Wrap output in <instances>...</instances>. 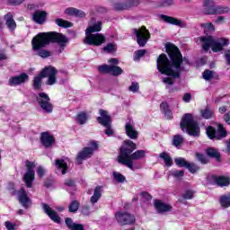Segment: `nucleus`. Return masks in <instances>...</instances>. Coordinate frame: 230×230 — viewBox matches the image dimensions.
Returning a JSON list of instances; mask_svg holds the SVG:
<instances>
[{
    "label": "nucleus",
    "mask_w": 230,
    "mask_h": 230,
    "mask_svg": "<svg viewBox=\"0 0 230 230\" xmlns=\"http://www.w3.org/2000/svg\"><path fill=\"white\" fill-rule=\"evenodd\" d=\"M165 52L168 56L162 53L157 58V70L161 75L172 76V78H181V72L184 71L182 63L185 62V64L190 66V60L182 58L181 49L173 43L165 44ZM168 57L170 59H168Z\"/></svg>",
    "instance_id": "nucleus-1"
},
{
    "label": "nucleus",
    "mask_w": 230,
    "mask_h": 230,
    "mask_svg": "<svg viewBox=\"0 0 230 230\" xmlns=\"http://www.w3.org/2000/svg\"><path fill=\"white\" fill-rule=\"evenodd\" d=\"M50 44H58L59 53H63L69 44V38L61 32L48 31L40 32L31 40L32 50L42 49Z\"/></svg>",
    "instance_id": "nucleus-2"
},
{
    "label": "nucleus",
    "mask_w": 230,
    "mask_h": 230,
    "mask_svg": "<svg viewBox=\"0 0 230 230\" xmlns=\"http://www.w3.org/2000/svg\"><path fill=\"white\" fill-rule=\"evenodd\" d=\"M123 145L119 148L118 162L134 172L136 168L137 169V167H134V161L145 159L146 157V151L143 149L137 150V146L130 139L124 140ZM134 150L137 151L134 152Z\"/></svg>",
    "instance_id": "nucleus-3"
},
{
    "label": "nucleus",
    "mask_w": 230,
    "mask_h": 230,
    "mask_svg": "<svg viewBox=\"0 0 230 230\" xmlns=\"http://www.w3.org/2000/svg\"><path fill=\"white\" fill-rule=\"evenodd\" d=\"M180 128L192 137H200V126L193 119V114L185 113L180 122Z\"/></svg>",
    "instance_id": "nucleus-4"
},
{
    "label": "nucleus",
    "mask_w": 230,
    "mask_h": 230,
    "mask_svg": "<svg viewBox=\"0 0 230 230\" xmlns=\"http://www.w3.org/2000/svg\"><path fill=\"white\" fill-rule=\"evenodd\" d=\"M203 42L202 49L204 51H209V48L213 53H220L224 51V48L229 45V40L227 38H220L219 40L213 39V36L202 37L200 39Z\"/></svg>",
    "instance_id": "nucleus-5"
},
{
    "label": "nucleus",
    "mask_w": 230,
    "mask_h": 230,
    "mask_svg": "<svg viewBox=\"0 0 230 230\" xmlns=\"http://www.w3.org/2000/svg\"><path fill=\"white\" fill-rule=\"evenodd\" d=\"M8 191L11 193L13 197H15L18 195V200L20 204L24 208V209H30L31 208V199L28 196V192H26V190L24 187H22L19 190L15 189V183L9 182L8 184Z\"/></svg>",
    "instance_id": "nucleus-6"
},
{
    "label": "nucleus",
    "mask_w": 230,
    "mask_h": 230,
    "mask_svg": "<svg viewBox=\"0 0 230 230\" xmlns=\"http://www.w3.org/2000/svg\"><path fill=\"white\" fill-rule=\"evenodd\" d=\"M109 64H103L98 66V71L101 75H111V76H119L123 75V68L119 66V60L116 58H111L108 60Z\"/></svg>",
    "instance_id": "nucleus-7"
},
{
    "label": "nucleus",
    "mask_w": 230,
    "mask_h": 230,
    "mask_svg": "<svg viewBox=\"0 0 230 230\" xmlns=\"http://www.w3.org/2000/svg\"><path fill=\"white\" fill-rule=\"evenodd\" d=\"M98 148H100V144H98V141L91 140L88 143V146L83 147V149L77 154L75 158L77 164H82L84 161L91 159Z\"/></svg>",
    "instance_id": "nucleus-8"
},
{
    "label": "nucleus",
    "mask_w": 230,
    "mask_h": 230,
    "mask_svg": "<svg viewBox=\"0 0 230 230\" xmlns=\"http://www.w3.org/2000/svg\"><path fill=\"white\" fill-rule=\"evenodd\" d=\"M230 8L227 6L217 5L213 0L203 2V13L205 15H222L229 13Z\"/></svg>",
    "instance_id": "nucleus-9"
},
{
    "label": "nucleus",
    "mask_w": 230,
    "mask_h": 230,
    "mask_svg": "<svg viewBox=\"0 0 230 230\" xmlns=\"http://www.w3.org/2000/svg\"><path fill=\"white\" fill-rule=\"evenodd\" d=\"M99 113L100 117H97L96 120L99 125L105 127L106 130L104 131V134H106V136L109 137L114 136V130H112V118L109 114V111L100 109Z\"/></svg>",
    "instance_id": "nucleus-10"
},
{
    "label": "nucleus",
    "mask_w": 230,
    "mask_h": 230,
    "mask_svg": "<svg viewBox=\"0 0 230 230\" xmlns=\"http://www.w3.org/2000/svg\"><path fill=\"white\" fill-rule=\"evenodd\" d=\"M115 218L120 227H124V226H134L136 224V216L127 211H118L115 214Z\"/></svg>",
    "instance_id": "nucleus-11"
},
{
    "label": "nucleus",
    "mask_w": 230,
    "mask_h": 230,
    "mask_svg": "<svg viewBox=\"0 0 230 230\" xmlns=\"http://www.w3.org/2000/svg\"><path fill=\"white\" fill-rule=\"evenodd\" d=\"M43 78H48L47 85H55L58 80L57 79V75H58V70L55 66H45L40 73Z\"/></svg>",
    "instance_id": "nucleus-12"
},
{
    "label": "nucleus",
    "mask_w": 230,
    "mask_h": 230,
    "mask_svg": "<svg viewBox=\"0 0 230 230\" xmlns=\"http://www.w3.org/2000/svg\"><path fill=\"white\" fill-rule=\"evenodd\" d=\"M36 101L44 112L47 114H51V112H53V104L51 103V98H49L48 93L44 92L38 93Z\"/></svg>",
    "instance_id": "nucleus-13"
},
{
    "label": "nucleus",
    "mask_w": 230,
    "mask_h": 230,
    "mask_svg": "<svg viewBox=\"0 0 230 230\" xmlns=\"http://www.w3.org/2000/svg\"><path fill=\"white\" fill-rule=\"evenodd\" d=\"M35 162L30 160L25 161V168L27 172L23 175V182L28 188H33V181H35Z\"/></svg>",
    "instance_id": "nucleus-14"
},
{
    "label": "nucleus",
    "mask_w": 230,
    "mask_h": 230,
    "mask_svg": "<svg viewBox=\"0 0 230 230\" xmlns=\"http://www.w3.org/2000/svg\"><path fill=\"white\" fill-rule=\"evenodd\" d=\"M133 33L137 37V43L140 48H145L146 42L150 40V31L146 29V26L143 25L140 29H134Z\"/></svg>",
    "instance_id": "nucleus-15"
},
{
    "label": "nucleus",
    "mask_w": 230,
    "mask_h": 230,
    "mask_svg": "<svg viewBox=\"0 0 230 230\" xmlns=\"http://www.w3.org/2000/svg\"><path fill=\"white\" fill-rule=\"evenodd\" d=\"M107 42V38L103 33L85 34L84 44L99 48Z\"/></svg>",
    "instance_id": "nucleus-16"
},
{
    "label": "nucleus",
    "mask_w": 230,
    "mask_h": 230,
    "mask_svg": "<svg viewBox=\"0 0 230 230\" xmlns=\"http://www.w3.org/2000/svg\"><path fill=\"white\" fill-rule=\"evenodd\" d=\"M141 2L139 0H124L122 2H116L113 4V10L115 12H123V10H130L135 6H139Z\"/></svg>",
    "instance_id": "nucleus-17"
},
{
    "label": "nucleus",
    "mask_w": 230,
    "mask_h": 230,
    "mask_svg": "<svg viewBox=\"0 0 230 230\" xmlns=\"http://www.w3.org/2000/svg\"><path fill=\"white\" fill-rule=\"evenodd\" d=\"M41 208L44 211V214L48 215L52 222H55V224H62V217H60L58 213L53 210V208H51L49 204L41 203Z\"/></svg>",
    "instance_id": "nucleus-18"
},
{
    "label": "nucleus",
    "mask_w": 230,
    "mask_h": 230,
    "mask_svg": "<svg viewBox=\"0 0 230 230\" xmlns=\"http://www.w3.org/2000/svg\"><path fill=\"white\" fill-rule=\"evenodd\" d=\"M30 75L26 73H22L19 75H14L9 78V85L10 87H17V85H22V84H26Z\"/></svg>",
    "instance_id": "nucleus-19"
},
{
    "label": "nucleus",
    "mask_w": 230,
    "mask_h": 230,
    "mask_svg": "<svg viewBox=\"0 0 230 230\" xmlns=\"http://www.w3.org/2000/svg\"><path fill=\"white\" fill-rule=\"evenodd\" d=\"M40 141L45 148H51L55 145V137L49 132L45 131L40 133Z\"/></svg>",
    "instance_id": "nucleus-20"
},
{
    "label": "nucleus",
    "mask_w": 230,
    "mask_h": 230,
    "mask_svg": "<svg viewBox=\"0 0 230 230\" xmlns=\"http://www.w3.org/2000/svg\"><path fill=\"white\" fill-rule=\"evenodd\" d=\"M160 19L166 24H172V26H178L179 28H186V23L182 22V20H179L175 17L161 14Z\"/></svg>",
    "instance_id": "nucleus-21"
},
{
    "label": "nucleus",
    "mask_w": 230,
    "mask_h": 230,
    "mask_svg": "<svg viewBox=\"0 0 230 230\" xmlns=\"http://www.w3.org/2000/svg\"><path fill=\"white\" fill-rule=\"evenodd\" d=\"M154 208L160 215L163 213H169L170 211H172V209H173V207H172V205L166 204L161 199L154 200Z\"/></svg>",
    "instance_id": "nucleus-22"
},
{
    "label": "nucleus",
    "mask_w": 230,
    "mask_h": 230,
    "mask_svg": "<svg viewBox=\"0 0 230 230\" xmlns=\"http://www.w3.org/2000/svg\"><path fill=\"white\" fill-rule=\"evenodd\" d=\"M205 154L207 157H209L210 159H215L217 163H222V154H220V151L215 147H208L205 150Z\"/></svg>",
    "instance_id": "nucleus-23"
},
{
    "label": "nucleus",
    "mask_w": 230,
    "mask_h": 230,
    "mask_svg": "<svg viewBox=\"0 0 230 230\" xmlns=\"http://www.w3.org/2000/svg\"><path fill=\"white\" fill-rule=\"evenodd\" d=\"M47 19H48V13L46 11L37 10L32 14V21H34L36 24H44Z\"/></svg>",
    "instance_id": "nucleus-24"
},
{
    "label": "nucleus",
    "mask_w": 230,
    "mask_h": 230,
    "mask_svg": "<svg viewBox=\"0 0 230 230\" xmlns=\"http://www.w3.org/2000/svg\"><path fill=\"white\" fill-rule=\"evenodd\" d=\"M212 179L215 184H217V186H218L219 188H226L230 184V178L225 175H213Z\"/></svg>",
    "instance_id": "nucleus-25"
},
{
    "label": "nucleus",
    "mask_w": 230,
    "mask_h": 230,
    "mask_svg": "<svg viewBox=\"0 0 230 230\" xmlns=\"http://www.w3.org/2000/svg\"><path fill=\"white\" fill-rule=\"evenodd\" d=\"M125 132H126V136H128L129 139L136 140L137 139V137H139V132L136 130V128L130 122L126 123Z\"/></svg>",
    "instance_id": "nucleus-26"
},
{
    "label": "nucleus",
    "mask_w": 230,
    "mask_h": 230,
    "mask_svg": "<svg viewBox=\"0 0 230 230\" xmlns=\"http://www.w3.org/2000/svg\"><path fill=\"white\" fill-rule=\"evenodd\" d=\"M4 20L5 21V26L10 30V31H15L17 29V22L13 20V13H7L4 15Z\"/></svg>",
    "instance_id": "nucleus-27"
},
{
    "label": "nucleus",
    "mask_w": 230,
    "mask_h": 230,
    "mask_svg": "<svg viewBox=\"0 0 230 230\" xmlns=\"http://www.w3.org/2000/svg\"><path fill=\"white\" fill-rule=\"evenodd\" d=\"M195 197V190H187L181 197L178 199V202L181 204H188L187 200H191Z\"/></svg>",
    "instance_id": "nucleus-28"
},
{
    "label": "nucleus",
    "mask_w": 230,
    "mask_h": 230,
    "mask_svg": "<svg viewBox=\"0 0 230 230\" xmlns=\"http://www.w3.org/2000/svg\"><path fill=\"white\" fill-rule=\"evenodd\" d=\"M65 13L66 15L74 16V17H85V13L82 10H79L75 7H68L65 10Z\"/></svg>",
    "instance_id": "nucleus-29"
},
{
    "label": "nucleus",
    "mask_w": 230,
    "mask_h": 230,
    "mask_svg": "<svg viewBox=\"0 0 230 230\" xmlns=\"http://www.w3.org/2000/svg\"><path fill=\"white\" fill-rule=\"evenodd\" d=\"M160 111L164 114L165 118L167 119H173V114L172 113V111L170 110V105H168V102H163L160 104Z\"/></svg>",
    "instance_id": "nucleus-30"
},
{
    "label": "nucleus",
    "mask_w": 230,
    "mask_h": 230,
    "mask_svg": "<svg viewBox=\"0 0 230 230\" xmlns=\"http://www.w3.org/2000/svg\"><path fill=\"white\" fill-rule=\"evenodd\" d=\"M56 168L58 170H61L62 175H66L67 173V170H69V167L67 166V163H66V160L64 159H56L55 160Z\"/></svg>",
    "instance_id": "nucleus-31"
},
{
    "label": "nucleus",
    "mask_w": 230,
    "mask_h": 230,
    "mask_svg": "<svg viewBox=\"0 0 230 230\" xmlns=\"http://www.w3.org/2000/svg\"><path fill=\"white\" fill-rule=\"evenodd\" d=\"M102 24L103 23L102 22H97L93 23L92 26H89L85 30V35H87V34L90 35V34H93V33H98V31H102Z\"/></svg>",
    "instance_id": "nucleus-32"
},
{
    "label": "nucleus",
    "mask_w": 230,
    "mask_h": 230,
    "mask_svg": "<svg viewBox=\"0 0 230 230\" xmlns=\"http://www.w3.org/2000/svg\"><path fill=\"white\" fill-rule=\"evenodd\" d=\"M100 199H102V186H97L94 189L93 195L90 198V202L94 205Z\"/></svg>",
    "instance_id": "nucleus-33"
},
{
    "label": "nucleus",
    "mask_w": 230,
    "mask_h": 230,
    "mask_svg": "<svg viewBox=\"0 0 230 230\" xmlns=\"http://www.w3.org/2000/svg\"><path fill=\"white\" fill-rule=\"evenodd\" d=\"M160 159L164 160V163L167 168L173 166V159L170 156V154L163 152L159 155Z\"/></svg>",
    "instance_id": "nucleus-34"
},
{
    "label": "nucleus",
    "mask_w": 230,
    "mask_h": 230,
    "mask_svg": "<svg viewBox=\"0 0 230 230\" xmlns=\"http://www.w3.org/2000/svg\"><path fill=\"white\" fill-rule=\"evenodd\" d=\"M44 77L38 74L32 80V87L34 91H40L42 89V79Z\"/></svg>",
    "instance_id": "nucleus-35"
},
{
    "label": "nucleus",
    "mask_w": 230,
    "mask_h": 230,
    "mask_svg": "<svg viewBox=\"0 0 230 230\" xmlns=\"http://www.w3.org/2000/svg\"><path fill=\"white\" fill-rule=\"evenodd\" d=\"M224 137H227V130H226L224 125L218 124L217 131V141H220V139H224Z\"/></svg>",
    "instance_id": "nucleus-36"
},
{
    "label": "nucleus",
    "mask_w": 230,
    "mask_h": 230,
    "mask_svg": "<svg viewBox=\"0 0 230 230\" xmlns=\"http://www.w3.org/2000/svg\"><path fill=\"white\" fill-rule=\"evenodd\" d=\"M89 119V116L87 115V112L81 111L77 114L75 120L79 125H85L87 123V120Z\"/></svg>",
    "instance_id": "nucleus-37"
},
{
    "label": "nucleus",
    "mask_w": 230,
    "mask_h": 230,
    "mask_svg": "<svg viewBox=\"0 0 230 230\" xmlns=\"http://www.w3.org/2000/svg\"><path fill=\"white\" fill-rule=\"evenodd\" d=\"M55 22L57 24V26H59V28H73V22L67 21V20H64L62 18H57L55 20Z\"/></svg>",
    "instance_id": "nucleus-38"
},
{
    "label": "nucleus",
    "mask_w": 230,
    "mask_h": 230,
    "mask_svg": "<svg viewBox=\"0 0 230 230\" xmlns=\"http://www.w3.org/2000/svg\"><path fill=\"white\" fill-rule=\"evenodd\" d=\"M36 52V55L38 57H40V58H49L51 57V51L42 48L37 50H32Z\"/></svg>",
    "instance_id": "nucleus-39"
},
{
    "label": "nucleus",
    "mask_w": 230,
    "mask_h": 230,
    "mask_svg": "<svg viewBox=\"0 0 230 230\" xmlns=\"http://www.w3.org/2000/svg\"><path fill=\"white\" fill-rule=\"evenodd\" d=\"M206 134L208 139H217V128H215L213 126L207 127Z\"/></svg>",
    "instance_id": "nucleus-40"
},
{
    "label": "nucleus",
    "mask_w": 230,
    "mask_h": 230,
    "mask_svg": "<svg viewBox=\"0 0 230 230\" xmlns=\"http://www.w3.org/2000/svg\"><path fill=\"white\" fill-rule=\"evenodd\" d=\"M78 209H80V201L73 200L68 206L69 213H77Z\"/></svg>",
    "instance_id": "nucleus-41"
},
{
    "label": "nucleus",
    "mask_w": 230,
    "mask_h": 230,
    "mask_svg": "<svg viewBox=\"0 0 230 230\" xmlns=\"http://www.w3.org/2000/svg\"><path fill=\"white\" fill-rule=\"evenodd\" d=\"M200 114L204 119H211L215 113L209 108H206L200 111Z\"/></svg>",
    "instance_id": "nucleus-42"
},
{
    "label": "nucleus",
    "mask_w": 230,
    "mask_h": 230,
    "mask_svg": "<svg viewBox=\"0 0 230 230\" xmlns=\"http://www.w3.org/2000/svg\"><path fill=\"white\" fill-rule=\"evenodd\" d=\"M200 26L204 29V32L206 33V35H208V33H213V31H215V25H213L211 22L201 23Z\"/></svg>",
    "instance_id": "nucleus-43"
},
{
    "label": "nucleus",
    "mask_w": 230,
    "mask_h": 230,
    "mask_svg": "<svg viewBox=\"0 0 230 230\" xmlns=\"http://www.w3.org/2000/svg\"><path fill=\"white\" fill-rule=\"evenodd\" d=\"M196 159L201 164H209L210 161L208 158V156H205L202 153H196Z\"/></svg>",
    "instance_id": "nucleus-44"
},
{
    "label": "nucleus",
    "mask_w": 230,
    "mask_h": 230,
    "mask_svg": "<svg viewBox=\"0 0 230 230\" xmlns=\"http://www.w3.org/2000/svg\"><path fill=\"white\" fill-rule=\"evenodd\" d=\"M219 204L222 208H230V196H221L219 199Z\"/></svg>",
    "instance_id": "nucleus-45"
},
{
    "label": "nucleus",
    "mask_w": 230,
    "mask_h": 230,
    "mask_svg": "<svg viewBox=\"0 0 230 230\" xmlns=\"http://www.w3.org/2000/svg\"><path fill=\"white\" fill-rule=\"evenodd\" d=\"M174 163L179 168H187L189 164V162L186 161L183 157L175 158Z\"/></svg>",
    "instance_id": "nucleus-46"
},
{
    "label": "nucleus",
    "mask_w": 230,
    "mask_h": 230,
    "mask_svg": "<svg viewBox=\"0 0 230 230\" xmlns=\"http://www.w3.org/2000/svg\"><path fill=\"white\" fill-rule=\"evenodd\" d=\"M184 143V138L181 135H174L172 137L173 146H181Z\"/></svg>",
    "instance_id": "nucleus-47"
},
{
    "label": "nucleus",
    "mask_w": 230,
    "mask_h": 230,
    "mask_svg": "<svg viewBox=\"0 0 230 230\" xmlns=\"http://www.w3.org/2000/svg\"><path fill=\"white\" fill-rule=\"evenodd\" d=\"M186 168L190 173H197V172L200 171V166L197 165L195 163L189 162Z\"/></svg>",
    "instance_id": "nucleus-48"
},
{
    "label": "nucleus",
    "mask_w": 230,
    "mask_h": 230,
    "mask_svg": "<svg viewBox=\"0 0 230 230\" xmlns=\"http://www.w3.org/2000/svg\"><path fill=\"white\" fill-rule=\"evenodd\" d=\"M104 53H115L117 50L116 44L114 43H108L104 48H102Z\"/></svg>",
    "instance_id": "nucleus-49"
},
{
    "label": "nucleus",
    "mask_w": 230,
    "mask_h": 230,
    "mask_svg": "<svg viewBox=\"0 0 230 230\" xmlns=\"http://www.w3.org/2000/svg\"><path fill=\"white\" fill-rule=\"evenodd\" d=\"M113 179L117 181V182L123 183L125 181H127V178L125 175L121 174V172H113Z\"/></svg>",
    "instance_id": "nucleus-50"
},
{
    "label": "nucleus",
    "mask_w": 230,
    "mask_h": 230,
    "mask_svg": "<svg viewBox=\"0 0 230 230\" xmlns=\"http://www.w3.org/2000/svg\"><path fill=\"white\" fill-rule=\"evenodd\" d=\"M173 4H175L173 0H162V2L158 3V7L165 8L166 6H173Z\"/></svg>",
    "instance_id": "nucleus-51"
},
{
    "label": "nucleus",
    "mask_w": 230,
    "mask_h": 230,
    "mask_svg": "<svg viewBox=\"0 0 230 230\" xmlns=\"http://www.w3.org/2000/svg\"><path fill=\"white\" fill-rule=\"evenodd\" d=\"M202 75H203L204 80H207L208 82H209L210 80H213V77L215 76L213 74V71H211L209 69L204 70Z\"/></svg>",
    "instance_id": "nucleus-52"
},
{
    "label": "nucleus",
    "mask_w": 230,
    "mask_h": 230,
    "mask_svg": "<svg viewBox=\"0 0 230 230\" xmlns=\"http://www.w3.org/2000/svg\"><path fill=\"white\" fill-rule=\"evenodd\" d=\"M65 224H66V227L71 230H73L75 228V226H76L78 225V224L73 222V218H71V217L65 218Z\"/></svg>",
    "instance_id": "nucleus-53"
},
{
    "label": "nucleus",
    "mask_w": 230,
    "mask_h": 230,
    "mask_svg": "<svg viewBox=\"0 0 230 230\" xmlns=\"http://www.w3.org/2000/svg\"><path fill=\"white\" fill-rule=\"evenodd\" d=\"M172 177L175 179H179L181 177H184V171L182 170H174L171 172Z\"/></svg>",
    "instance_id": "nucleus-54"
},
{
    "label": "nucleus",
    "mask_w": 230,
    "mask_h": 230,
    "mask_svg": "<svg viewBox=\"0 0 230 230\" xmlns=\"http://www.w3.org/2000/svg\"><path fill=\"white\" fill-rule=\"evenodd\" d=\"M81 213L84 217H89L91 215V207H89V205H84Z\"/></svg>",
    "instance_id": "nucleus-55"
},
{
    "label": "nucleus",
    "mask_w": 230,
    "mask_h": 230,
    "mask_svg": "<svg viewBox=\"0 0 230 230\" xmlns=\"http://www.w3.org/2000/svg\"><path fill=\"white\" fill-rule=\"evenodd\" d=\"M144 55H146V49H138L135 51V60H139Z\"/></svg>",
    "instance_id": "nucleus-56"
},
{
    "label": "nucleus",
    "mask_w": 230,
    "mask_h": 230,
    "mask_svg": "<svg viewBox=\"0 0 230 230\" xmlns=\"http://www.w3.org/2000/svg\"><path fill=\"white\" fill-rule=\"evenodd\" d=\"M128 89L131 93H137L139 91V83L132 82Z\"/></svg>",
    "instance_id": "nucleus-57"
},
{
    "label": "nucleus",
    "mask_w": 230,
    "mask_h": 230,
    "mask_svg": "<svg viewBox=\"0 0 230 230\" xmlns=\"http://www.w3.org/2000/svg\"><path fill=\"white\" fill-rule=\"evenodd\" d=\"M140 196L142 197V199H144V200H146V202H150V200H152V196L150 193L146 192V191H142L140 192Z\"/></svg>",
    "instance_id": "nucleus-58"
},
{
    "label": "nucleus",
    "mask_w": 230,
    "mask_h": 230,
    "mask_svg": "<svg viewBox=\"0 0 230 230\" xmlns=\"http://www.w3.org/2000/svg\"><path fill=\"white\" fill-rule=\"evenodd\" d=\"M65 186H67L68 188H75V186H76V181L74 179H66L65 181Z\"/></svg>",
    "instance_id": "nucleus-59"
},
{
    "label": "nucleus",
    "mask_w": 230,
    "mask_h": 230,
    "mask_svg": "<svg viewBox=\"0 0 230 230\" xmlns=\"http://www.w3.org/2000/svg\"><path fill=\"white\" fill-rule=\"evenodd\" d=\"M37 175L40 179H42V177H44V175H46V170L44 169V167L39 166L37 168Z\"/></svg>",
    "instance_id": "nucleus-60"
},
{
    "label": "nucleus",
    "mask_w": 230,
    "mask_h": 230,
    "mask_svg": "<svg viewBox=\"0 0 230 230\" xmlns=\"http://www.w3.org/2000/svg\"><path fill=\"white\" fill-rule=\"evenodd\" d=\"M224 58L226 60V66H230V49L225 50Z\"/></svg>",
    "instance_id": "nucleus-61"
},
{
    "label": "nucleus",
    "mask_w": 230,
    "mask_h": 230,
    "mask_svg": "<svg viewBox=\"0 0 230 230\" xmlns=\"http://www.w3.org/2000/svg\"><path fill=\"white\" fill-rule=\"evenodd\" d=\"M182 100L183 102H185V103H190V102H191V93H184Z\"/></svg>",
    "instance_id": "nucleus-62"
},
{
    "label": "nucleus",
    "mask_w": 230,
    "mask_h": 230,
    "mask_svg": "<svg viewBox=\"0 0 230 230\" xmlns=\"http://www.w3.org/2000/svg\"><path fill=\"white\" fill-rule=\"evenodd\" d=\"M4 226L7 230H15V225L12 224L10 221H5Z\"/></svg>",
    "instance_id": "nucleus-63"
},
{
    "label": "nucleus",
    "mask_w": 230,
    "mask_h": 230,
    "mask_svg": "<svg viewBox=\"0 0 230 230\" xmlns=\"http://www.w3.org/2000/svg\"><path fill=\"white\" fill-rule=\"evenodd\" d=\"M224 22H226V16H218V17L215 20V23H216V24H224Z\"/></svg>",
    "instance_id": "nucleus-64"
}]
</instances>
